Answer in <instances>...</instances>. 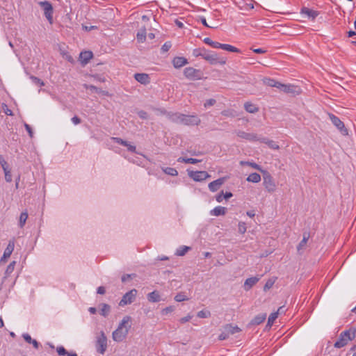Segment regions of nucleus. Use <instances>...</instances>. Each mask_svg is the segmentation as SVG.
<instances>
[{
	"instance_id": "nucleus-1",
	"label": "nucleus",
	"mask_w": 356,
	"mask_h": 356,
	"mask_svg": "<svg viewBox=\"0 0 356 356\" xmlns=\"http://www.w3.org/2000/svg\"><path fill=\"white\" fill-rule=\"evenodd\" d=\"M161 113L166 114L171 121L185 125H198L201 122L200 119L196 115H188L179 113H166L165 111H161Z\"/></svg>"
},
{
	"instance_id": "nucleus-2",
	"label": "nucleus",
	"mask_w": 356,
	"mask_h": 356,
	"mask_svg": "<svg viewBox=\"0 0 356 356\" xmlns=\"http://www.w3.org/2000/svg\"><path fill=\"white\" fill-rule=\"evenodd\" d=\"M131 318L125 316L120 323L118 328L113 332V339L116 342L122 341L127 336L131 326Z\"/></svg>"
},
{
	"instance_id": "nucleus-3",
	"label": "nucleus",
	"mask_w": 356,
	"mask_h": 356,
	"mask_svg": "<svg viewBox=\"0 0 356 356\" xmlns=\"http://www.w3.org/2000/svg\"><path fill=\"white\" fill-rule=\"evenodd\" d=\"M200 56L208 61L211 65H215L217 63H220V65H225L226 63L227 59L224 57H218V54L213 52H210L209 51L202 49L201 52H200Z\"/></svg>"
},
{
	"instance_id": "nucleus-4",
	"label": "nucleus",
	"mask_w": 356,
	"mask_h": 356,
	"mask_svg": "<svg viewBox=\"0 0 356 356\" xmlns=\"http://www.w3.org/2000/svg\"><path fill=\"white\" fill-rule=\"evenodd\" d=\"M355 337V330H346L340 334L339 339L335 342L334 346L337 348H342L345 346L348 341H352Z\"/></svg>"
},
{
	"instance_id": "nucleus-5",
	"label": "nucleus",
	"mask_w": 356,
	"mask_h": 356,
	"mask_svg": "<svg viewBox=\"0 0 356 356\" xmlns=\"http://www.w3.org/2000/svg\"><path fill=\"white\" fill-rule=\"evenodd\" d=\"M262 173L264 175L263 184L264 186L265 189L268 193H273L277 190V184L275 181V179H273V177L271 176V175L268 172L264 170V172H262Z\"/></svg>"
},
{
	"instance_id": "nucleus-6",
	"label": "nucleus",
	"mask_w": 356,
	"mask_h": 356,
	"mask_svg": "<svg viewBox=\"0 0 356 356\" xmlns=\"http://www.w3.org/2000/svg\"><path fill=\"white\" fill-rule=\"evenodd\" d=\"M184 74L187 79L193 81L200 80L203 77V72L200 70L192 67H186L184 70Z\"/></svg>"
},
{
	"instance_id": "nucleus-7",
	"label": "nucleus",
	"mask_w": 356,
	"mask_h": 356,
	"mask_svg": "<svg viewBox=\"0 0 356 356\" xmlns=\"http://www.w3.org/2000/svg\"><path fill=\"white\" fill-rule=\"evenodd\" d=\"M329 118L332 124L339 129L341 134L343 136L348 135V130L345 127L343 122L337 116L332 113L328 114Z\"/></svg>"
},
{
	"instance_id": "nucleus-8",
	"label": "nucleus",
	"mask_w": 356,
	"mask_h": 356,
	"mask_svg": "<svg viewBox=\"0 0 356 356\" xmlns=\"http://www.w3.org/2000/svg\"><path fill=\"white\" fill-rule=\"evenodd\" d=\"M137 293L138 291L135 289H131L129 292L126 293L119 303L120 306H124L132 303L136 299Z\"/></svg>"
},
{
	"instance_id": "nucleus-9",
	"label": "nucleus",
	"mask_w": 356,
	"mask_h": 356,
	"mask_svg": "<svg viewBox=\"0 0 356 356\" xmlns=\"http://www.w3.org/2000/svg\"><path fill=\"white\" fill-rule=\"evenodd\" d=\"M44 10V13L50 24L53 22V7L48 1H41L39 3Z\"/></svg>"
},
{
	"instance_id": "nucleus-10",
	"label": "nucleus",
	"mask_w": 356,
	"mask_h": 356,
	"mask_svg": "<svg viewBox=\"0 0 356 356\" xmlns=\"http://www.w3.org/2000/svg\"><path fill=\"white\" fill-rule=\"evenodd\" d=\"M188 175L195 181H201L211 177L206 171H188Z\"/></svg>"
},
{
	"instance_id": "nucleus-11",
	"label": "nucleus",
	"mask_w": 356,
	"mask_h": 356,
	"mask_svg": "<svg viewBox=\"0 0 356 356\" xmlns=\"http://www.w3.org/2000/svg\"><path fill=\"white\" fill-rule=\"evenodd\" d=\"M107 347V339L105 335L102 333V335L97 339L96 343L97 351L101 354H104Z\"/></svg>"
},
{
	"instance_id": "nucleus-12",
	"label": "nucleus",
	"mask_w": 356,
	"mask_h": 356,
	"mask_svg": "<svg viewBox=\"0 0 356 356\" xmlns=\"http://www.w3.org/2000/svg\"><path fill=\"white\" fill-rule=\"evenodd\" d=\"M236 135L239 138L245 139L249 141H259V138L257 136L256 134L254 133H248L243 131H237Z\"/></svg>"
},
{
	"instance_id": "nucleus-13",
	"label": "nucleus",
	"mask_w": 356,
	"mask_h": 356,
	"mask_svg": "<svg viewBox=\"0 0 356 356\" xmlns=\"http://www.w3.org/2000/svg\"><path fill=\"white\" fill-rule=\"evenodd\" d=\"M15 247L14 241H10L6 248L4 250L3 255L0 260V263L6 262L7 259L10 257Z\"/></svg>"
},
{
	"instance_id": "nucleus-14",
	"label": "nucleus",
	"mask_w": 356,
	"mask_h": 356,
	"mask_svg": "<svg viewBox=\"0 0 356 356\" xmlns=\"http://www.w3.org/2000/svg\"><path fill=\"white\" fill-rule=\"evenodd\" d=\"M226 180L225 177L218 179L209 184V188L211 192L217 191L220 187L225 183Z\"/></svg>"
},
{
	"instance_id": "nucleus-15",
	"label": "nucleus",
	"mask_w": 356,
	"mask_h": 356,
	"mask_svg": "<svg viewBox=\"0 0 356 356\" xmlns=\"http://www.w3.org/2000/svg\"><path fill=\"white\" fill-rule=\"evenodd\" d=\"M259 280V277H252L248 278L243 284L244 290L248 291H249L254 285H255Z\"/></svg>"
},
{
	"instance_id": "nucleus-16",
	"label": "nucleus",
	"mask_w": 356,
	"mask_h": 356,
	"mask_svg": "<svg viewBox=\"0 0 356 356\" xmlns=\"http://www.w3.org/2000/svg\"><path fill=\"white\" fill-rule=\"evenodd\" d=\"M280 90H283L284 92H288V93H299L300 92V88L298 87L293 86V85H284L280 83Z\"/></svg>"
},
{
	"instance_id": "nucleus-17",
	"label": "nucleus",
	"mask_w": 356,
	"mask_h": 356,
	"mask_svg": "<svg viewBox=\"0 0 356 356\" xmlns=\"http://www.w3.org/2000/svg\"><path fill=\"white\" fill-rule=\"evenodd\" d=\"M301 13L305 15L308 18L314 20L318 15V12L307 7H303L301 9Z\"/></svg>"
},
{
	"instance_id": "nucleus-18",
	"label": "nucleus",
	"mask_w": 356,
	"mask_h": 356,
	"mask_svg": "<svg viewBox=\"0 0 356 356\" xmlns=\"http://www.w3.org/2000/svg\"><path fill=\"white\" fill-rule=\"evenodd\" d=\"M134 78L137 81L144 85L149 83V77L147 74L136 73L134 74Z\"/></svg>"
},
{
	"instance_id": "nucleus-19",
	"label": "nucleus",
	"mask_w": 356,
	"mask_h": 356,
	"mask_svg": "<svg viewBox=\"0 0 356 356\" xmlns=\"http://www.w3.org/2000/svg\"><path fill=\"white\" fill-rule=\"evenodd\" d=\"M187 63V59L184 57H175L172 60V64L175 68H180Z\"/></svg>"
},
{
	"instance_id": "nucleus-20",
	"label": "nucleus",
	"mask_w": 356,
	"mask_h": 356,
	"mask_svg": "<svg viewBox=\"0 0 356 356\" xmlns=\"http://www.w3.org/2000/svg\"><path fill=\"white\" fill-rule=\"evenodd\" d=\"M259 141L266 144L270 149H280V146L275 142H274L272 140H269L266 138H259Z\"/></svg>"
},
{
	"instance_id": "nucleus-21",
	"label": "nucleus",
	"mask_w": 356,
	"mask_h": 356,
	"mask_svg": "<svg viewBox=\"0 0 356 356\" xmlns=\"http://www.w3.org/2000/svg\"><path fill=\"white\" fill-rule=\"evenodd\" d=\"M227 212V209L223 207H216L211 211V215L215 216H224Z\"/></svg>"
},
{
	"instance_id": "nucleus-22",
	"label": "nucleus",
	"mask_w": 356,
	"mask_h": 356,
	"mask_svg": "<svg viewBox=\"0 0 356 356\" xmlns=\"http://www.w3.org/2000/svg\"><path fill=\"white\" fill-rule=\"evenodd\" d=\"M225 330L227 332L229 336L234 334L241 331V329L238 326H233L231 324H227L225 327Z\"/></svg>"
},
{
	"instance_id": "nucleus-23",
	"label": "nucleus",
	"mask_w": 356,
	"mask_h": 356,
	"mask_svg": "<svg viewBox=\"0 0 356 356\" xmlns=\"http://www.w3.org/2000/svg\"><path fill=\"white\" fill-rule=\"evenodd\" d=\"M309 238V234L305 233L303 234V238L300 242V243L298 244V245L297 247V250H298V252L301 253V251L305 250L306 244H307V243L308 241Z\"/></svg>"
},
{
	"instance_id": "nucleus-24",
	"label": "nucleus",
	"mask_w": 356,
	"mask_h": 356,
	"mask_svg": "<svg viewBox=\"0 0 356 356\" xmlns=\"http://www.w3.org/2000/svg\"><path fill=\"white\" fill-rule=\"evenodd\" d=\"M79 58L83 63L86 64L92 58V53L91 51L81 52Z\"/></svg>"
},
{
	"instance_id": "nucleus-25",
	"label": "nucleus",
	"mask_w": 356,
	"mask_h": 356,
	"mask_svg": "<svg viewBox=\"0 0 356 356\" xmlns=\"http://www.w3.org/2000/svg\"><path fill=\"white\" fill-rule=\"evenodd\" d=\"M245 111L250 113H255L259 111V108L251 102H245L244 104Z\"/></svg>"
},
{
	"instance_id": "nucleus-26",
	"label": "nucleus",
	"mask_w": 356,
	"mask_h": 356,
	"mask_svg": "<svg viewBox=\"0 0 356 356\" xmlns=\"http://www.w3.org/2000/svg\"><path fill=\"white\" fill-rule=\"evenodd\" d=\"M83 87L86 88V89H89L92 92H95L97 93H102L104 95H106L108 96V92H106V91H104V90H102L100 88L95 86H92V85H88V84H84L83 85Z\"/></svg>"
},
{
	"instance_id": "nucleus-27",
	"label": "nucleus",
	"mask_w": 356,
	"mask_h": 356,
	"mask_svg": "<svg viewBox=\"0 0 356 356\" xmlns=\"http://www.w3.org/2000/svg\"><path fill=\"white\" fill-rule=\"evenodd\" d=\"M147 299L149 302H157L160 301L161 298L159 293L157 291H154L153 292L149 293L147 295Z\"/></svg>"
},
{
	"instance_id": "nucleus-28",
	"label": "nucleus",
	"mask_w": 356,
	"mask_h": 356,
	"mask_svg": "<svg viewBox=\"0 0 356 356\" xmlns=\"http://www.w3.org/2000/svg\"><path fill=\"white\" fill-rule=\"evenodd\" d=\"M266 318V314H260L256 316L251 321V324L252 325H259L263 323Z\"/></svg>"
},
{
	"instance_id": "nucleus-29",
	"label": "nucleus",
	"mask_w": 356,
	"mask_h": 356,
	"mask_svg": "<svg viewBox=\"0 0 356 356\" xmlns=\"http://www.w3.org/2000/svg\"><path fill=\"white\" fill-rule=\"evenodd\" d=\"M248 182L259 183L261 181V176L257 172L251 173L246 179Z\"/></svg>"
},
{
	"instance_id": "nucleus-30",
	"label": "nucleus",
	"mask_w": 356,
	"mask_h": 356,
	"mask_svg": "<svg viewBox=\"0 0 356 356\" xmlns=\"http://www.w3.org/2000/svg\"><path fill=\"white\" fill-rule=\"evenodd\" d=\"M240 165H248L254 169H256V170L260 171L261 172H264V170H262V168L260 167V165H259L258 164H257L254 162L241 161H240Z\"/></svg>"
},
{
	"instance_id": "nucleus-31",
	"label": "nucleus",
	"mask_w": 356,
	"mask_h": 356,
	"mask_svg": "<svg viewBox=\"0 0 356 356\" xmlns=\"http://www.w3.org/2000/svg\"><path fill=\"white\" fill-rule=\"evenodd\" d=\"M22 337L27 343H32L35 348H39V343L36 340L33 339L29 334H24Z\"/></svg>"
},
{
	"instance_id": "nucleus-32",
	"label": "nucleus",
	"mask_w": 356,
	"mask_h": 356,
	"mask_svg": "<svg viewBox=\"0 0 356 356\" xmlns=\"http://www.w3.org/2000/svg\"><path fill=\"white\" fill-rule=\"evenodd\" d=\"M137 40L139 42H145L146 39V29L145 27L140 29L136 35Z\"/></svg>"
},
{
	"instance_id": "nucleus-33",
	"label": "nucleus",
	"mask_w": 356,
	"mask_h": 356,
	"mask_svg": "<svg viewBox=\"0 0 356 356\" xmlns=\"http://www.w3.org/2000/svg\"><path fill=\"white\" fill-rule=\"evenodd\" d=\"M177 161L178 162H184V163H186L195 164V163L200 162V161L198 160V159H193V158L179 157L177 159Z\"/></svg>"
},
{
	"instance_id": "nucleus-34",
	"label": "nucleus",
	"mask_w": 356,
	"mask_h": 356,
	"mask_svg": "<svg viewBox=\"0 0 356 356\" xmlns=\"http://www.w3.org/2000/svg\"><path fill=\"white\" fill-rule=\"evenodd\" d=\"M222 49H224L225 51H230V52H236V53L240 52V50L238 48H236L234 46H232L230 44H222Z\"/></svg>"
},
{
	"instance_id": "nucleus-35",
	"label": "nucleus",
	"mask_w": 356,
	"mask_h": 356,
	"mask_svg": "<svg viewBox=\"0 0 356 356\" xmlns=\"http://www.w3.org/2000/svg\"><path fill=\"white\" fill-rule=\"evenodd\" d=\"M111 310V307L107 304H103L100 310V314L106 317L108 316Z\"/></svg>"
},
{
	"instance_id": "nucleus-36",
	"label": "nucleus",
	"mask_w": 356,
	"mask_h": 356,
	"mask_svg": "<svg viewBox=\"0 0 356 356\" xmlns=\"http://www.w3.org/2000/svg\"><path fill=\"white\" fill-rule=\"evenodd\" d=\"M264 83L268 86L275 87L277 88H280V83L277 82L275 80L270 79H267L264 80Z\"/></svg>"
},
{
	"instance_id": "nucleus-37",
	"label": "nucleus",
	"mask_w": 356,
	"mask_h": 356,
	"mask_svg": "<svg viewBox=\"0 0 356 356\" xmlns=\"http://www.w3.org/2000/svg\"><path fill=\"white\" fill-rule=\"evenodd\" d=\"M277 316L278 312L272 313L268 317L267 326L271 327Z\"/></svg>"
},
{
	"instance_id": "nucleus-38",
	"label": "nucleus",
	"mask_w": 356,
	"mask_h": 356,
	"mask_svg": "<svg viewBox=\"0 0 356 356\" xmlns=\"http://www.w3.org/2000/svg\"><path fill=\"white\" fill-rule=\"evenodd\" d=\"M28 218V213L26 212H22L19 216V226L20 227H23L26 223V221Z\"/></svg>"
},
{
	"instance_id": "nucleus-39",
	"label": "nucleus",
	"mask_w": 356,
	"mask_h": 356,
	"mask_svg": "<svg viewBox=\"0 0 356 356\" xmlns=\"http://www.w3.org/2000/svg\"><path fill=\"white\" fill-rule=\"evenodd\" d=\"M163 172L171 176H177L178 175L177 170L173 168H165L163 169Z\"/></svg>"
},
{
	"instance_id": "nucleus-40",
	"label": "nucleus",
	"mask_w": 356,
	"mask_h": 356,
	"mask_svg": "<svg viewBox=\"0 0 356 356\" xmlns=\"http://www.w3.org/2000/svg\"><path fill=\"white\" fill-rule=\"evenodd\" d=\"M189 249L190 248L188 246H182L177 250L176 254L178 256H184Z\"/></svg>"
},
{
	"instance_id": "nucleus-41",
	"label": "nucleus",
	"mask_w": 356,
	"mask_h": 356,
	"mask_svg": "<svg viewBox=\"0 0 356 356\" xmlns=\"http://www.w3.org/2000/svg\"><path fill=\"white\" fill-rule=\"evenodd\" d=\"M5 173V179L7 182H11L12 181V175L10 170L8 169V168H4L3 169Z\"/></svg>"
},
{
	"instance_id": "nucleus-42",
	"label": "nucleus",
	"mask_w": 356,
	"mask_h": 356,
	"mask_svg": "<svg viewBox=\"0 0 356 356\" xmlns=\"http://www.w3.org/2000/svg\"><path fill=\"white\" fill-rule=\"evenodd\" d=\"M175 300L177 302H181L188 300V298L183 293H179L175 296Z\"/></svg>"
},
{
	"instance_id": "nucleus-43",
	"label": "nucleus",
	"mask_w": 356,
	"mask_h": 356,
	"mask_svg": "<svg viewBox=\"0 0 356 356\" xmlns=\"http://www.w3.org/2000/svg\"><path fill=\"white\" fill-rule=\"evenodd\" d=\"M275 283V280H272V279H270L268 280L264 286V291H266L268 290H269L270 288H272V286H273Z\"/></svg>"
},
{
	"instance_id": "nucleus-44",
	"label": "nucleus",
	"mask_w": 356,
	"mask_h": 356,
	"mask_svg": "<svg viewBox=\"0 0 356 356\" xmlns=\"http://www.w3.org/2000/svg\"><path fill=\"white\" fill-rule=\"evenodd\" d=\"M15 265V261H13L7 266L6 270V275H8L13 273V271L14 270Z\"/></svg>"
},
{
	"instance_id": "nucleus-45",
	"label": "nucleus",
	"mask_w": 356,
	"mask_h": 356,
	"mask_svg": "<svg viewBox=\"0 0 356 356\" xmlns=\"http://www.w3.org/2000/svg\"><path fill=\"white\" fill-rule=\"evenodd\" d=\"M211 315L210 312H208V311H204V310H202V311H200L197 316L199 317V318H208Z\"/></svg>"
},
{
	"instance_id": "nucleus-46",
	"label": "nucleus",
	"mask_w": 356,
	"mask_h": 356,
	"mask_svg": "<svg viewBox=\"0 0 356 356\" xmlns=\"http://www.w3.org/2000/svg\"><path fill=\"white\" fill-rule=\"evenodd\" d=\"M246 232V225L244 222H239L238 223V232L244 234Z\"/></svg>"
},
{
	"instance_id": "nucleus-47",
	"label": "nucleus",
	"mask_w": 356,
	"mask_h": 356,
	"mask_svg": "<svg viewBox=\"0 0 356 356\" xmlns=\"http://www.w3.org/2000/svg\"><path fill=\"white\" fill-rule=\"evenodd\" d=\"M172 47V44L170 42H166L161 47L162 52H167Z\"/></svg>"
},
{
	"instance_id": "nucleus-48",
	"label": "nucleus",
	"mask_w": 356,
	"mask_h": 356,
	"mask_svg": "<svg viewBox=\"0 0 356 356\" xmlns=\"http://www.w3.org/2000/svg\"><path fill=\"white\" fill-rule=\"evenodd\" d=\"M2 108L4 111V113L7 115H10V116H12L13 115V113L12 112V111L10 109H9L7 106V105L6 104H2Z\"/></svg>"
},
{
	"instance_id": "nucleus-49",
	"label": "nucleus",
	"mask_w": 356,
	"mask_h": 356,
	"mask_svg": "<svg viewBox=\"0 0 356 356\" xmlns=\"http://www.w3.org/2000/svg\"><path fill=\"white\" fill-rule=\"evenodd\" d=\"M56 351L59 355H66L67 352L63 346H59L57 348Z\"/></svg>"
},
{
	"instance_id": "nucleus-50",
	"label": "nucleus",
	"mask_w": 356,
	"mask_h": 356,
	"mask_svg": "<svg viewBox=\"0 0 356 356\" xmlns=\"http://www.w3.org/2000/svg\"><path fill=\"white\" fill-rule=\"evenodd\" d=\"M113 140H115L117 143L120 144L123 146H128V142L123 140L120 138H113Z\"/></svg>"
},
{
	"instance_id": "nucleus-51",
	"label": "nucleus",
	"mask_w": 356,
	"mask_h": 356,
	"mask_svg": "<svg viewBox=\"0 0 356 356\" xmlns=\"http://www.w3.org/2000/svg\"><path fill=\"white\" fill-rule=\"evenodd\" d=\"M137 114L141 119H147L148 118L147 113L143 110L138 111Z\"/></svg>"
},
{
	"instance_id": "nucleus-52",
	"label": "nucleus",
	"mask_w": 356,
	"mask_h": 356,
	"mask_svg": "<svg viewBox=\"0 0 356 356\" xmlns=\"http://www.w3.org/2000/svg\"><path fill=\"white\" fill-rule=\"evenodd\" d=\"M229 336L227 333V332L225 330V328L223 327V331L222 333L219 335L218 339L220 340H225L227 339Z\"/></svg>"
},
{
	"instance_id": "nucleus-53",
	"label": "nucleus",
	"mask_w": 356,
	"mask_h": 356,
	"mask_svg": "<svg viewBox=\"0 0 356 356\" xmlns=\"http://www.w3.org/2000/svg\"><path fill=\"white\" fill-rule=\"evenodd\" d=\"M216 103V100L213 99H209L208 100L206 101V102L204 103V107H209V106H211L213 105H214Z\"/></svg>"
},
{
	"instance_id": "nucleus-54",
	"label": "nucleus",
	"mask_w": 356,
	"mask_h": 356,
	"mask_svg": "<svg viewBox=\"0 0 356 356\" xmlns=\"http://www.w3.org/2000/svg\"><path fill=\"white\" fill-rule=\"evenodd\" d=\"M24 127H25L26 130L28 131L29 136L31 138H33V132L32 131L31 127L27 124H25Z\"/></svg>"
},
{
	"instance_id": "nucleus-55",
	"label": "nucleus",
	"mask_w": 356,
	"mask_h": 356,
	"mask_svg": "<svg viewBox=\"0 0 356 356\" xmlns=\"http://www.w3.org/2000/svg\"><path fill=\"white\" fill-rule=\"evenodd\" d=\"M224 198V193L223 192H220L219 194H218L216 197V200L218 202H221Z\"/></svg>"
},
{
	"instance_id": "nucleus-56",
	"label": "nucleus",
	"mask_w": 356,
	"mask_h": 356,
	"mask_svg": "<svg viewBox=\"0 0 356 356\" xmlns=\"http://www.w3.org/2000/svg\"><path fill=\"white\" fill-rule=\"evenodd\" d=\"M191 318H192V316L188 315V316H186L185 317H183V318H180L179 321H180L181 323H184L186 322L189 321Z\"/></svg>"
},
{
	"instance_id": "nucleus-57",
	"label": "nucleus",
	"mask_w": 356,
	"mask_h": 356,
	"mask_svg": "<svg viewBox=\"0 0 356 356\" xmlns=\"http://www.w3.org/2000/svg\"><path fill=\"white\" fill-rule=\"evenodd\" d=\"M31 79L33 80L35 83L40 85V86H44V82L42 81H41L40 79L35 77V76H32Z\"/></svg>"
},
{
	"instance_id": "nucleus-58",
	"label": "nucleus",
	"mask_w": 356,
	"mask_h": 356,
	"mask_svg": "<svg viewBox=\"0 0 356 356\" xmlns=\"http://www.w3.org/2000/svg\"><path fill=\"white\" fill-rule=\"evenodd\" d=\"M0 164L3 169H4V168H8L7 162L4 160L1 155H0Z\"/></svg>"
},
{
	"instance_id": "nucleus-59",
	"label": "nucleus",
	"mask_w": 356,
	"mask_h": 356,
	"mask_svg": "<svg viewBox=\"0 0 356 356\" xmlns=\"http://www.w3.org/2000/svg\"><path fill=\"white\" fill-rule=\"evenodd\" d=\"M222 44L220 43V42H214L213 41V43L211 44V47L213 48H220L222 49Z\"/></svg>"
},
{
	"instance_id": "nucleus-60",
	"label": "nucleus",
	"mask_w": 356,
	"mask_h": 356,
	"mask_svg": "<svg viewBox=\"0 0 356 356\" xmlns=\"http://www.w3.org/2000/svg\"><path fill=\"white\" fill-rule=\"evenodd\" d=\"M200 20H201V22L202 23V24L207 27H209V28H215L214 26H209L207 22V20L205 19V17H202L200 18Z\"/></svg>"
},
{
	"instance_id": "nucleus-61",
	"label": "nucleus",
	"mask_w": 356,
	"mask_h": 356,
	"mask_svg": "<svg viewBox=\"0 0 356 356\" xmlns=\"http://www.w3.org/2000/svg\"><path fill=\"white\" fill-rule=\"evenodd\" d=\"M72 122L74 124H79L81 123V119L79 118H78L77 116H74L72 118Z\"/></svg>"
},
{
	"instance_id": "nucleus-62",
	"label": "nucleus",
	"mask_w": 356,
	"mask_h": 356,
	"mask_svg": "<svg viewBox=\"0 0 356 356\" xmlns=\"http://www.w3.org/2000/svg\"><path fill=\"white\" fill-rule=\"evenodd\" d=\"M97 292L99 294L103 295V294H104L106 293V289H105V288L104 286H99L97 288Z\"/></svg>"
},
{
	"instance_id": "nucleus-63",
	"label": "nucleus",
	"mask_w": 356,
	"mask_h": 356,
	"mask_svg": "<svg viewBox=\"0 0 356 356\" xmlns=\"http://www.w3.org/2000/svg\"><path fill=\"white\" fill-rule=\"evenodd\" d=\"M133 275H130V274H126V275H124L122 277V281L123 282H126L128 279L131 278V276Z\"/></svg>"
},
{
	"instance_id": "nucleus-64",
	"label": "nucleus",
	"mask_w": 356,
	"mask_h": 356,
	"mask_svg": "<svg viewBox=\"0 0 356 356\" xmlns=\"http://www.w3.org/2000/svg\"><path fill=\"white\" fill-rule=\"evenodd\" d=\"M204 42L211 47V44L213 43V41L209 38H205L204 39Z\"/></svg>"
}]
</instances>
